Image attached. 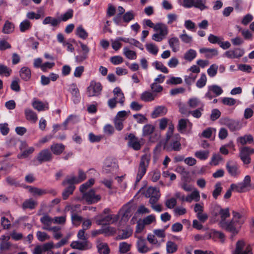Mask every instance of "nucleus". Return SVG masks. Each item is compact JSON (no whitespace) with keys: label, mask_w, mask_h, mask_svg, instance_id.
I'll use <instances>...</instances> for the list:
<instances>
[{"label":"nucleus","mask_w":254,"mask_h":254,"mask_svg":"<svg viewBox=\"0 0 254 254\" xmlns=\"http://www.w3.org/2000/svg\"><path fill=\"white\" fill-rule=\"evenodd\" d=\"M150 159V156L147 154L142 156L136 177V183H138L146 173Z\"/></svg>","instance_id":"nucleus-1"},{"label":"nucleus","mask_w":254,"mask_h":254,"mask_svg":"<svg viewBox=\"0 0 254 254\" xmlns=\"http://www.w3.org/2000/svg\"><path fill=\"white\" fill-rule=\"evenodd\" d=\"M124 42L129 44L131 46H134L137 48H140L141 44L140 42L133 38H118L116 40H112V48H120L123 46L122 42Z\"/></svg>","instance_id":"nucleus-2"},{"label":"nucleus","mask_w":254,"mask_h":254,"mask_svg":"<svg viewBox=\"0 0 254 254\" xmlns=\"http://www.w3.org/2000/svg\"><path fill=\"white\" fill-rule=\"evenodd\" d=\"M118 219V216L116 215H104L103 214H101L99 216V218L96 220V223L99 225H110L116 222Z\"/></svg>","instance_id":"nucleus-3"},{"label":"nucleus","mask_w":254,"mask_h":254,"mask_svg":"<svg viewBox=\"0 0 254 254\" xmlns=\"http://www.w3.org/2000/svg\"><path fill=\"white\" fill-rule=\"evenodd\" d=\"M219 224L220 227L224 229L233 234H237L238 232L237 229L241 227V225H238V223L233 220H231L229 222H219Z\"/></svg>","instance_id":"nucleus-4"},{"label":"nucleus","mask_w":254,"mask_h":254,"mask_svg":"<svg viewBox=\"0 0 254 254\" xmlns=\"http://www.w3.org/2000/svg\"><path fill=\"white\" fill-rule=\"evenodd\" d=\"M254 153V148L245 146L242 147L240 150V157L244 164H249L251 162L250 155Z\"/></svg>","instance_id":"nucleus-5"},{"label":"nucleus","mask_w":254,"mask_h":254,"mask_svg":"<svg viewBox=\"0 0 254 254\" xmlns=\"http://www.w3.org/2000/svg\"><path fill=\"white\" fill-rule=\"evenodd\" d=\"M102 89L100 83L92 81L87 88V95L89 97L98 96L101 94Z\"/></svg>","instance_id":"nucleus-6"},{"label":"nucleus","mask_w":254,"mask_h":254,"mask_svg":"<svg viewBox=\"0 0 254 254\" xmlns=\"http://www.w3.org/2000/svg\"><path fill=\"white\" fill-rule=\"evenodd\" d=\"M245 243L243 241H239L236 244V249L233 254H253L252 253V247L251 245H248L245 250Z\"/></svg>","instance_id":"nucleus-7"},{"label":"nucleus","mask_w":254,"mask_h":254,"mask_svg":"<svg viewBox=\"0 0 254 254\" xmlns=\"http://www.w3.org/2000/svg\"><path fill=\"white\" fill-rule=\"evenodd\" d=\"M83 198L88 204H93L98 202L101 199V196L99 194H96L94 190H91L83 194Z\"/></svg>","instance_id":"nucleus-8"},{"label":"nucleus","mask_w":254,"mask_h":254,"mask_svg":"<svg viewBox=\"0 0 254 254\" xmlns=\"http://www.w3.org/2000/svg\"><path fill=\"white\" fill-rule=\"evenodd\" d=\"M71 52L74 53L76 61L81 63L87 59L88 49H69Z\"/></svg>","instance_id":"nucleus-9"},{"label":"nucleus","mask_w":254,"mask_h":254,"mask_svg":"<svg viewBox=\"0 0 254 254\" xmlns=\"http://www.w3.org/2000/svg\"><path fill=\"white\" fill-rule=\"evenodd\" d=\"M226 168L229 174L232 177H237L241 173L238 165L232 160H229L227 162Z\"/></svg>","instance_id":"nucleus-10"},{"label":"nucleus","mask_w":254,"mask_h":254,"mask_svg":"<svg viewBox=\"0 0 254 254\" xmlns=\"http://www.w3.org/2000/svg\"><path fill=\"white\" fill-rule=\"evenodd\" d=\"M214 209L216 212L214 214L215 216H217L219 214L220 216L221 220L219 222H226V218H228L230 216L229 212V209L226 208L223 209L218 205H215L214 206Z\"/></svg>","instance_id":"nucleus-11"},{"label":"nucleus","mask_w":254,"mask_h":254,"mask_svg":"<svg viewBox=\"0 0 254 254\" xmlns=\"http://www.w3.org/2000/svg\"><path fill=\"white\" fill-rule=\"evenodd\" d=\"M128 139V145L135 150H139L141 148L140 141L133 134L129 133L125 137Z\"/></svg>","instance_id":"nucleus-12"},{"label":"nucleus","mask_w":254,"mask_h":254,"mask_svg":"<svg viewBox=\"0 0 254 254\" xmlns=\"http://www.w3.org/2000/svg\"><path fill=\"white\" fill-rule=\"evenodd\" d=\"M52 158V154L48 149L41 150L37 157V160L40 164L44 162L51 161Z\"/></svg>","instance_id":"nucleus-13"},{"label":"nucleus","mask_w":254,"mask_h":254,"mask_svg":"<svg viewBox=\"0 0 254 254\" xmlns=\"http://www.w3.org/2000/svg\"><path fill=\"white\" fill-rule=\"evenodd\" d=\"M70 247L74 249H77L80 251H85L91 248V245L88 241H74L70 244Z\"/></svg>","instance_id":"nucleus-14"},{"label":"nucleus","mask_w":254,"mask_h":254,"mask_svg":"<svg viewBox=\"0 0 254 254\" xmlns=\"http://www.w3.org/2000/svg\"><path fill=\"white\" fill-rule=\"evenodd\" d=\"M68 90L72 95V100L74 103H78L80 101L81 98L79 91L76 85L74 83L71 84L69 85Z\"/></svg>","instance_id":"nucleus-15"},{"label":"nucleus","mask_w":254,"mask_h":254,"mask_svg":"<svg viewBox=\"0 0 254 254\" xmlns=\"http://www.w3.org/2000/svg\"><path fill=\"white\" fill-rule=\"evenodd\" d=\"M138 240L136 242V247L138 252L141 254H145L150 251V249L147 247L146 241L141 237H136Z\"/></svg>","instance_id":"nucleus-16"},{"label":"nucleus","mask_w":254,"mask_h":254,"mask_svg":"<svg viewBox=\"0 0 254 254\" xmlns=\"http://www.w3.org/2000/svg\"><path fill=\"white\" fill-rule=\"evenodd\" d=\"M244 52L242 49H232L226 52L223 56L228 58H238L243 56Z\"/></svg>","instance_id":"nucleus-17"},{"label":"nucleus","mask_w":254,"mask_h":254,"mask_svg":"<svg viewBox=\"0 0 254 254\" xmlns=\"http://www.w3.org/2000/svg\"><path fill=\"white\" fill-rule=\"evenodd\" d=\"M113 93L114 94V98L122 106L124 105L125 102V96L121 89L117 87L113 90Z\"/></svg>","instance_id":"nucleus-18"},{"label":"nucleus","mask_w":254,"mask_h":254,"mask_svg":"<svg viewBox=\"0 0 254 254\" xmlns=\"http://www.w3.org/2000/svg\"><path fill=\"white\" fill-rule=\"evenodd\" d=\"M167 112V109L164 106H159L155 108L152 113L151 117L153 118H156L159 116L165 115Z\"/></svg>","instance_id":"nucleus-19"},{"label":"nucleus","mask_w":254,"mask_h":254,"mask_svg":"<svg viewBox=\"0 0 254 254\" xmlns=\"http://www.w3.org/2000/svg\"><path fill=\"white\" fill-rule=\"evenodd\" d=\"M154 30L157 32V33L165 37L168 33L167 26L163 23H157L155 24L154 26Z\"/></svg>","instance_id":"nucleus-20"},{"label":"nucleus","mask_w":254,"mask_h":254,"mask_svg":"<svg viewBox=\"0 0 254 254\" xmlns=\"http://www.w3.org/2000/svg\"><path fill=\"white\" fill-rule=\"evenodd\" d=\"M200 53L204 54L205 57L211 59L218 54L216 49H200Z\"/></svg>","instance_id":"nucleus-21"},{"label":"nucleus","mask_w":254,"mask_h":254,"mask_svg":"<svg viewBox=\"0 0 254 254\" xmlns=\"http://www.w3.org/2000/svg\"><path fill=\"white\" fill-rule=\"evenodd\" d=\"M225 124L230 130L232 131L239 130L241 128L239 123L234 120L226 119Z\"/></svg>","instance_id":"nucleus-22"},{"label":"nucleus","mask_w":254,"mask_h":254,"mask_svg":"<svg viewBox=\"0 0 254 254\" xmlns=\"http://www.w3.org/2000/svg\"><path fill=\"white\" fill-rule=\"evenodd\" d=\"M188 126H191V123L187 119H181L179 120L177 126L178 130L181 133H184Z\"/></svg>","instance_id":"nucleus-23"},{"label":"nucleus","mask_w":254,"mask_h":254,"mask_svg":"<svg viewBox=\"0 0 254 254\" xmlns=\"http://www.w3.org/2000/svg\"><path fill=\"white\" fill-rule=\"evenodd\" d=\"M53 154L59 155L61 154L65 149V146L62 143H53L50 146Z\"/></svg>","instance_id":"nucleus-24"},{"label":"nucleus","mask_w":254,"mask_h":254,"mask_svg":"<svg viewBox=\"0 0 254 254\" xmlns=\"http://www.w3.org/2000/svg\"><path fill=\"white\" fill-rule=\"evenodd\" d=\"M156 96L157 94L152 92L145 91L141 94L140 99L144 102H148L153 101Z\"/></svg>","instance_id":"nucleus-25"},{"label":"nucleus","mask_w":254,"mask_h":254,"mask_svg":"<svg viewBox=\"0 0 254 254\" xmlns=\"http://www.w3.org/2000/svg\"><path fill=\"white\" fill-rule=\"evenodd\" d=\"M10 237L9 236H2L0 243V250L1 251H6L10 249L11 247V243L8 242Z\"/></svg>","instance_id":"nucleus-26"},{"label":"nucleus","mask_w":254,"mask_h":254,"mask_svg":"<svg viewBox=\"0 0 254 254\" xmlns=\"http://www.w3.org/2000/svg\"><path fill=\"white\" fill-rule=\"evenodd\" d=\"M28 188H29V191L34 196H42L48 193V191L46 190L39 189L37 187L29 186Z\"/></svg>","instance_id":"nucleus-27"},{"label":"nucleus","mask_w":254,"mask_h":254,"mask_svg":"<svg viewBox=\"0 0 254 254\" xmlns=\"http://www.w3.org/2000/svg\"><path fill=\"white\" fill-rule=\"evenodd\" d=\"M117 169V165L115 162L106 160L103 167V171L105 173H111Z\"/></svg>","instance_id":"nucleus-28"},{"label":"nucleus","mask_w":254,"mask_h":254,"mask_svg":"<svg viewBox=\"0 0 254 254\" xmlns=\"http://www.w3.org/2000/svg\"><path fill=\"white\" fill-rule=\"evenodd\" d=\"M19 75L22 79L28 81L31 77V70L28 67L24 66L20 70Z\"/></svg>","instance_id":"nucleus-29"},{"label":"nucleus","mask_w":254,"mask_h":254,"mask_svg":"<svg viewBox=\"0 0 254 254\" xmlns=\"http://www.w3.org/2000/svg\"><path fill=\"white\" fill-rule=\"evenodd\" d=\"M24 112L26 119L27 120L31 121L33 123H35L37 121V116L36 114L32 110L29 109H26Z\"/></svg>","instance_id":"nucleus-30"},{"label":"nucleus","mask_w":254,"mask_h":254,"mask_svg":"<svg viewBox=\"0 0 254 254\" xmlns=\"http://www.w3.org/2000/svg\"><path fill=\"white\" fill-rule=\"evenodd\" d=\"M132 234V230L129 228L122 230L118 235L119 239L124 240L128 238Z\"/></svg>","instance_id":"nucleus-31"},{"label":"nucleus","mask_w":254,"mask_h":254,"mask_svg":"<svg viewBox=\"0 0 254 254\" xmlns=\"http://www.w3.org/2000/svg\"><path fill=\"white\" fill-rule=\"evenodd\" d=\"M237 141L240 143L242 145H244L247 143H251L254 141V138L251 134H247L243 136L238 138Z\"/></svg>","instance_id":"nucleus-32"},{"label":"nucleus","mask_w":254,"mask_h":254,"mask_svg":"<svg viewBox=\"0 0 254 254\" xmlns=\"http://www.w3.org/2000/svg\"><path fill=\"white\" fill-rule=\"evenodd\" d=\"M14 24L8 20H6L3 26L2 32L4 34H10L14 31Z\"/></svg>","instance_id":"nucleus-33"},{"label":"nucleus","mask_w":254,"mask_h":254,"mask_svg":"<svg viewBox=\"0 0 254 254\" xmlns=\"http://www.w3.org/2000/svg\"><path fill=\"white\" fill-rule=\"evenodd\" d=\"M60 22L59 19H57L51 16L46 17L43 21V24L44 25L50 24L52 26H56Z\"/></svg>","instance_id":"nucleus-34"},{"label":"nucleus","mask_w":254,"mask_h":254,"mask_svg":"<svg viewBox=\"0 0 254 254\" xmlns=\"http://www.w3.org/2000/svg\"><path fill=\"white\" fill-rule=\"evenodd\" d=\"M196 54L195 50L190 49L185 53L184 58L187 61L191 62L196 57Z\"/></svg>","instance_id":"nucleus-35"},{"label":"nucleus","mask_w":254,"mask_h":254,"mask_svg":"<svg viewBox=\"0 0 254 254\" xmlns=\"http://www.w3.org/2000/svg\"><path fill=\"white\" fill-rule=\"evenodd\" d=\"M32 24L28 19H25L19 24V29L21 32H25L30 29Z\"/></svg>","instance_id":"nucleus-36"},{"label":"nucleus","mask_w":254,"mask_h":254,"mask_svg":"<svg viewBox=\"0 0 254 254\" xmlns=\"http://www.w3.org/2000/svg\"><path fill=\"white\" fill-rule=\"evenodd\" d=\"M37 205V202L32 199H26L22 204V208L24 209L29 208L33 209Z\"/></svg>","instance_id":"nucleus-37"},{"label":"nucleus","mask_w":254,"mask_h":254,"mask_svg":"<svg viewBox=\"0 0 254 254\" xmlns=\"http://www.w3.org/2000/svg\"><path fill=\"white\" fill-rule=\"evenodd\" d=\"M41 222L44 225L43 228L49 227L52 223H54V218H52L49 215L44 214L40 219Z\"/></svg>","instance_id":"nucleus-38"},{"label":"nucleus","mask_w":254,"mask_h":254,"mask_svg":"<svg viewBox=\"0 0 254 254\" xmlns=\"http://www.w3.org/2000/svg\"><path fill=\"white\" fill-rule=\"evenodd\" d=\"M188 104L190 108L194 109L199 106L201 107V105L203 104L201 102L199 99L194 97L190 98L189 100Z\"/></svg>","instance_id":"nucleus-39"},{"label":"nucleus","mask_w":254,"mask_h":254,"mask_svg":"<svg viewBox=\"0 0 254 254\" xmlns=\"http://www.w3.org/2000/svg\"><path fill=\"white\" fill-rule=\"evenodd\" d=\"M98 251L100 254H109L110 249L107 243H101L97 245Z\"/></svg>","instance_id":"nucleus-40"},{"label":"nucleus","mask_w":254,"mask_h":254,"mask_svg":"<svg viewBox=\"0 0 254 254\" xmlns=\"http://www.w3.org/2000/svg\"><path fill=\"white\" fill-rule=\"evenodd\" d=\"M75 189V186H68L63 191L62 196L64 200H66L69 196L72 194Z\"/></svg>","instance_id":"nucleus-41"},{"label":"nucleus","mask_w":254,"mask_h":254,"mask_svg":"<svg viewBox=\"0 0 254 254\" xmlns=\"http://www.w3.org/2000/svg\"><path fill=\"white\" fill-rule=\"evenodd\" d=\"M178 250V246L174 242L168 241L166 243V251L169 254H173Z\"/></svg>","instance_id":"nucleus-42"},{"label":"nucleus","mask_w":254,"mask_h":254,"mask_svg":"<svg viewBox=\"0 0 254 254\" xmlns=\"http://www.w3.org/2000/svg\"><path fill=\"white\" fill-rule=\"evenodd\" d=\"M73 15V10L72 9H68L64 13L62 14L59 18L61 21H66L71 18Z\"/></svg>","instance_id":"nucleus-43"},{"label":"nucleus","mask_w":254,"mask_h":254,"mask_svg":"<svg viewBox=\"0 0 254 254\" xmlns=\"http://www.w3.org/2000/svg\"><path fill=\"white\" fill-rule=\"evenodd\" d=\"M209 91H211L215 97L219 96L222 94L223 90L222 88L217 85H212L209 87Z\"/></svg>","instance_id":"nucleus-44"},{"label":"nucleus","mask_w":254,"mask_h":254,"mask_svg":"<svg viewBox=\"0 0 254 254\" xmlns=\"http://www.w3.org/2000/svg\"><path fill=\"white\" fill-rule=\"evenodd\" d=\"M145 195L146 197H151L152 196H157V195H160V193L159 191L156 188L149 187L147 189Z\"/></svg>","instance_id":"nucleus-45"},{"label":"nucleus","mask_w":254,"mask_h":254,"mask_svg":"<svg viewBox=\"0 0 254 254\" xmlns=\"http://www.w3.org/2000/svg\"><path fill=\"white\" fill-rule=\"evenodd\" d=\"M209 152L208 150H200L195 153V156L197 158L204 160L208 158Z\"/></svg>","instance_id":"nucleus-46"},{"label":"nucleus","mask_w":254,"mask_h":254,"mask_svg":"<svg viewBox=\"0 0 254 254\" xmlns=\"http://www.w3.org/2000/svg\"><path fill=\"white\" fill-rule=\"evenodd\" d=\"M32 106L34 109L38 111H41L45 110V109H48V106L46 107L42 102L38 100L34 101L32 103Z\"/></svg>","instance_id":"nucleus-47"},{"label":"nucleus","mask_w":254,"mask_h":254,"mask_svg":"<svg viewBox=\"0 0 254 254\" xmlns=\"http://www.w3.org/2000/svg\"><path fill=\"white\" fill-rule=\"evenodd\" d=\"M76 34L80 38L85 39L88 37V33L82 26H78L76 29Z\"/></svg>","instance_id":"nucleus-48"},{"label":"nucleus","mask_w":254,"mask_h":254,"mask_svg":"<svg viewBox=\"0 0 254 254\" xmlns=\"http://www.w3.org/2000/svg\"><path fill=\"white\" fill-rule=\"evenodd\" d=\"M154 127L153 125L147 124L145 125L142 129L143 136H147L151 134L154 130Z\"/></svg>","instance_id":"nucleus-49"},{"label":"nucleus","mask_w":254,"mask_h":254,"mask_svg":"<svg viewBox=\"0 0 254 254\" xmlns=\"http://www.w3.org/2000/svg\"><path fill=\"white\" fill-rule=\"evenodd\" d=\"M78 182L76 179V177L74 176H71L70 178H66L62 183V185L65 186L67 185L69 186H74V184H78Z\"/></svg>","instance_id":"nucleus-50"},{"label":"nucleus","mask_w":254,"mask_h":254,"mask_svg":"<svg viewBox=\"0 0 254 254\" xmlns=\"http://www.w3.org/2000/svg\"><path fill=\"white\" fill-rule=\"evenodd\" d=\"M95 183L94 179H89L87 182L83 184L80 187V191L84 193L89 187L92 186Z\"/></svg>","instance_id":"nucleus-51"},{"label":"nucleus","mask_w":254,"mask_h":254,"mask_svg":"<svg viewBox=\"0 0 254 254\" xmlns=\"http://www.w3.org/2000/svg\"><path fill=\"white\" fill-rule=\"evenodd\" d=\"M131 245L126 242H121L119 244V252L123 254L127 253L130 249Z\"/></svg>","instance_id":"nucleus-52"},{"label":"nucleus","mask_w":254,"mask_h":254,"mask_svg":"<svg viewBox=\"0 0 254 254\" xmlns=\"http://www.w3.org/2000/svg\"><path fill=\"white\" fill-rule=\"evenodd\" d=\"M123 53L126 58L129 60H135L136 58V53L130 49H124Z\"/></svg>","instance_id":"nucleus-53"},{"label":"nucleus","mask_w":254,"mask_h":254,"mask_svg":"<svg viewBox=\"0 0 254 254\" xmlns=\"http://www.w3.org/2000/svg\"><path fill=\"white\" fill-rule=\"evenodd\" d=\"M193 2V6L199 8L201 10L208 8V7L205 5V0H194Z\"/></svg>","instance_id":"nucleus-54"},{"label":"nucleus","mask_w":254,"mask_h":254,"mask_svg":"<svg viewBox=\"0 0 254 254\" xmlns=\"http://www.w3.org/2000/svg\"><path fill=\"white\" fill-rule=\"evenodd\" d=\"M11 71V69L8 66L0 64V75H4L8 77L10 75Z\"/></svg>","instance_id":"nucleus-55"},{"label":"nucleus","mask_w":254,"mask_h":254,"mask_svg":"<svg viewBox=\"0 0 254 254\" xmlns=\"http://www.w3.org/2000/svg\"><path fill=\"white\" fill-rule=\"evenodd\" d=\"M218 69V66L216 64H212L210 65L209 68L207 69L208 75L210 77H214L217 73Z\"/></svg>","instance_id":"nucleus-56"},{"label":"nucleus","mask_w":254,"mask_h":254,"mask_svg":"<svg viewBox=\"0 0 254 254\" xmlns=\"http://www.w3.org/2000/svg\"><path fill=\"white\" fill-rule=\"evenodd\" d=\"M231 189H234V190L238 192H243L247 190L241 183L231 184Z\"/></svg>","instance_id":"nucleus-57"},{"label":"nucleus","mask_w":254,"mask_h":254,"mask_svg":"<svg viewBox=\"0 0 254 254\" xmlns=\"http://www.w3.org/2000/svg\"><path fill=\"white\" fill-rule=\"evenodd\" d=\"M156 69L161 71V72L165 73H168V70L167 68L161 62L156 61L153 63Z\"/></svg>","instance_id":"nucleus-58"},{"label":"nucleus","mask_w":254,"mask_h":254,"mask_svg":"<svg viewBox=\"0 0 254 254\" xmlns=\"http://www.w3.org/2000/svg\"><path fill=\"white\" fill-rule=\"evenodd\" d=\"M150 89L152 92L157 94L158 93L161 92L163 90V87L158 84V83L153 82L150 85Z\"/></svg>","instance_id":"nucleus-59"},{"label":"nucleus","mask_w":254,"mask_h":254,"mask_svg":"<svg viewBox=\"0 0 254 254\" xmlns=\"http://www.w3.org/2000/svg\"><path fill=\"white\" fill-rule=\"evenodd\" d=\"M233 218L232 220H234L236 222L238 223V225H241L244 220L242 218V215L238 212L233 211L232 212Z\"/></svg>","instance_id":"nucleus-60"},{"label":"nucleus","mask_w":254,"mask_h":254,"mask_svg":"<svg viewBox=\"0 0 254 254\" xmlns=\"http://www.w3.org/2000/svg\"><path fill=\"white\" fill-rule=\"evenodd\" d=\"M222 190L221 184L220 183H217L215 185V189L212 192L213 197L216 199L217 197L220 194Z\"/></svg>","instance_id":"nucleus-61"},{"label":"nucleus","mask_w":254,"mask_h":254,"mask_svg":"<svg viewBox=\"0 0 254 254\" xmlns=\"http://www.w3.org/2000/svg\"><path fill=\"white\" fill-rule=\"evenodd\" d=\"M221 40L223 38L217 36L213 34H210L208 37V41L212 44H218L219 45Z\"/></svg>","instance_id":"nucleus-62"},{"label":"nucleus","mask_w":254,"mask_h":254,"mask_svg":"<svg viewBox=\"0 0 254 254\" xmlns=\"http://www.w3.org/2000/svg\"><path fill=\"white\" fill-rule=\"evenodd\" d=\"M34 151V148L33 147H29L28 149L23 151L21 154L17 155L18 158H26L30 154H32Z\"/></svg>","instance_id":"nucleus-63"},{"label":"nucleus","mask_w":254,"mask_h":254,"mask_svg":"<svg viewBox=\"0 0 254 254\" xmlns=\"http://www.w3.org/2000/svg\"><path fill=\"white\" fill-rule=\"evenodd\" d=\"M206 80L207 78L205 73L201 74L200 78L197 80L196 82V86L198 88L203 87L206 84Z\"/></svg>","instance_id":"nucleus-64"}]
</instances>
